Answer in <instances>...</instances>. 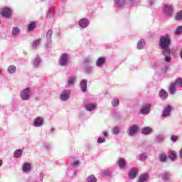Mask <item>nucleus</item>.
Returning <instances> with one entry per match:
<instances>
[{"label":"nucleus","instance_id":"f257e3e1","mask_svg":"<svg viewBox=\"0 0 182 182\" xmlns=\"http://www.w3.org/2000/svg\"><path fill=\"white\" fill-rule=\"evenodd\" d=\"M159 48L161 50L163 56H164V60L167 63L171 62V50L170 46L171 45V38L170 35L166 34L165 36H161L159 38Z\"/></svg>","mask_w":182,"mask_h":182},{"label":"nucleus","instance_id":"f03ea898","mask_svg":"<svg viewBox=\"0 0 182 182\" xmlns=\"http://www.w3.org/2000/svg\"><path fill=\"white\" fill-rule=\"evenodd\" d=\"M93 61L90 58H86L83 60L84 72L87 75H92L95 72V67L92 66Z\"/></svg>","mask_w":182,"mask_h":182},{"label":"nucleus","instance_id":"7ed1b4c3","mask_svg":"<svg viewBox=\"0 0 182 182\" xmlns=\"http://www.w3.org/2000/svg\"><path fill=\"white\" fill-rule=\"evenodd\" d=\"M70 63V55L66 53L61 54L59 59V65L61 68H66Z\"/></svg>","mask_w":182,"mask_h":182},{"label":"nucleus","instance_id":"20e7f679","mask_svg":"<svg viewBox=\"0 0 182 182\" xmlns=\"http://www.w3.org/2000/svg\"><path fill=\"white\" fill-rule=\"evenodd\" d=\"M0 14L3 18L11 19L12 18V14H14V10L11 7L6 6L0 9Z\"/></svg>","mask_w":182,"mask_h":182},{"label":"nucleus","instance_id":"39448f33","mask_svg":"<svg viewBox=\"0 0 182 182\" xmlns=\"http://www.w3.org/2000/svg\"><path fill=\"white\" fill-rule=\"evenodd\" d=\"M32 96V88L27 87L21 90L20 97L21 100L26 101L29 100Z\"/></svg>","mask_w":182,"mask_h":182},{"label":"nucleus","instance_id":"423d86ee","mask_svg":"<svg viewBox=\"0 0 182 182\" xmlns=\"http://www.w3.org/2000/svg\"><path fill=\"white\" fill-rule=\"evenodd\" d=\"M89 25H90V22L87 18H82L78 21V26L81 29H86V28L89 27Z\"/></svg>","mask_w":182,"mask_h":182},{"label":"nucleus","instance_id":"0eeeda50","mask_svg":"<svg viewBox=\"0 0 182 182\" xmlns=\"http://www.w3.org/2000/svg\"><path fill=\"white\" fill-rule=\"evenodd\" d=\"M70 93H71L70 90H63L60 95V100L62 102H68V100L70 99Z\"/></svg>","mask_w":182,"mask_h":182},{"label":"nucleus","instance_id":"6e6552de","mask_svg":"<svg viewBox=\"0 0 182 182\" xmlns=\"http://www.w3.org/2000/svg\"><path fill=\"white\" fill-rule=\"evenodd\" d=\"M159 177L164 182H171V179L170 178L171 174H170V172L168 171L163 172L159 175Z\"/></svg>","mask_w":182,"mask_h":182},{"label":"nucleus","instance_id":"1a4fd4ad","mask_svg":"<svg viewBox=\"0 0 182 182\" xmlns=\"http://www.w3.org/2000/svg\"><path fill=\"white\" fill-rule=\"evenodd\" d=\"M151 109V104H146L143 105L140 109L141 114H149Z\"/></svg>","mask_w":182,"mask_h":182},{"label":"nucleus","instance_id":"9d476101","mask_svg":"<svg viewBox=\"0 0 182 182\" xmlns=\"http://www.w3.org/2000/svg\"><path fill=\"white\" fill-rule=\"evenodd\" d=\"M45 124V121L43 118L38 117L34 119L33 126L34 127H42Z\"/></svg>","mask_w":182,"mask_h":182},{"label":"nucleus","instance_id":"9b49d317","mask_svg":"<svg viewBox=\"0 0 182 182\" xmlns=\"http://www.w3.org/2000/svg\"><path fill=\"white\" fill-rule=\"evenodd\" d=\"M137 132H139V127L136 124H134L129 128L128 131V136L133 137V136H136Z\"/></svg>","mask_w":182,"mask_h":182},{"label":"nucleus","instance_id":"f8f14e48","mask_svg":"<svg viewBox=\"0 0 182 182\" xmlns=\"http://www.w3.org/2000/svg\"><path fill=\"white\" fill-rule=\"evenodd\" d=\"M164 14H165V15H167L168 16H171L173 14V6L165 4L164 6Z\"/></svg>","mask_w":182,"mask_h":182},{"label":"nucleus","instance_id":"ddd939ff","mask_svg":"<svg viewBox=\"0 0 182 182\" xmlns=\"http://www.w3.org/2000/svg\"><path fill=\"white\" fill-rule=\"evenodd\" d=\"M139 173V170L136 169V168H132L129 170L128 176L130 180H134V178H136L137 177V174Z\"/></svg>","mask_w":182,"mask_h":182},{"label":"nucleus","instance_id":"4468645a","mask_svg":"<svg viewBox=\"0 0 182 182\" xmlns=\"http://www.w3.org/2000/svg\"><path fill=\"white\" fill-rule=\"evenodd\" d=\"M97 107V105L96 103H86L85 105V109L87 112H93V110H96Z\"/></svg>","mask_w":182,"mask_h":182},{"label":"nucleus","instance_id":"2eb2a0df","mask_svg":"<svg viewBox=\"0 0 182 182\" xmlns=\"http://www.w3.org/2000/svg\"><path fill=\"white\" fill-rule=\"evenodd\" d=\"M171 114V106H166L162 112V117H168Z\"/></svg>","mask_w":182,"mask_h":182},{"label":"nucleus","instance_id":"dca6fc26","mask_svg":"<svg viewBox=\"0 0 182 182\" xmlns=\"http://www.w3.org/2000/svg\"><path fill=\"white\" fill-rule=\"evenodd\" d=\"M105 63H106V58L105 57H100L96 61V66L97 68H103L105 65Z\"/></svg>","mask_w":182,"mask_h":182},{"label":"nucleus","instance_id":"f3484780","mask_svg":"<svg viewBox=\"0 0 182 182\" xmlns=\"http://www.w3.org/2000/svg\"><path fill=\"white\" fill-rule=\"evenodd\" d=\"M80 87L83 93L87 91V80H82L80 83Z\"/></svg>","mask_w":182,"mask_h":182},{"label":"nucleus","instance_id":"a211bd4d","mask_svg":"<svg viewBox=\"0 0 182 182\" xmlns=\"http://www.w3.org/2000/svg\"><path fill=\"white\" fill-rule=\"evenodd\" d=\"M37 23L36 21H31L27 26L28 32H33L36 28Z\"/></svg>","mask_w":182,"mask_h":182},{"label":"nucleus","instance_id":"6ab92c4d","mask_svg":"<svg viewBox=\"0 0 182 182\" xmlns=\"http://www.w3.org/2000/svg\"><path fill=\"white\" fill-rule=\"evenodd\" d=\"M20 33H21V28H19V27L14 26L12 28L11 35H12L13 38H16V37L19 36Z\"/></svg>","mask_w":182,"mask_h":182},{"label":"nucleus","instance_id":"aec40b11","mask_svg":"<svg viewBox=\"0 0 182 182\" xmlns=\"http://www.w3.org/2000/svg\"><path fill=\"white\" fill-rule=\"evenodd\" d=\"M159 96L160 99H161V100H166V99H167V97H168V93H167V91L162 89L159 92Z\"/></svg>","mask_w":182,"mask_h":182},{"label":"nucleus","instance_id":"412c9836","mask_svg":"<svg viewBox=\"0 0 182 182\" xmlns=\"http://www.w3.org/2000/svg\"><path fill=\"white\" fill-rule=\"evenodd\" d=\"M22 170L24 173H28V171H31V170H32V166L30 163L26 162L23 164Z\"/></svg>","mask_w":182,"mask_h":182},{"label":"nucleus","instance_id":"4be33fe9","mask_svg":"<svg viewBox=\"0 0 182 182\" xmlns=\"http://www.w3.org/2000/svg\"><path fill=\"white\" fill-rule=\"evenodd\" d=\"M142 134H145L146 136H149V134H151L153 133V129L146 127H144L141 129Z\"/></svg>","mask_w":182,"mask_h":182},{"label":"nucleus","instance_id":"5701e85b","mask_svg":"<svg viewBox=\"0 0 182 182\" xmlns=\"http://www.w3.org/2000/svg\"><path fill=\"white\" fill-rule=\"evenodd\" d=\"M168 157L171 161H174L177 158V154L176 151L171 150L168 152Z\"/></svg>","mask_w":182,"mask_h":182},{"label":"nucleus","instance_id":"b1692460","mask_svg":"<svg viewBox=\"0 0 182 182\" xmlns=\"http://www.w3.org/2000/svg\"><path fill=\"white\" fill-rule=\"evenodd\" d=\"M43 177H45V174L40 173L35 180L30 179L28 182H43Z\"/></svg>","mask_w":182,"mask_h":182},{"label":"nucleus","instance_id":"393cba45","mask_svg":"<svg viewBox=\"0 0 182 182\" xmlns=\"http://www.w3.org/2000/svg\"><path fill=\"white\" fill-rule=\"evenodd\" d=\"M126 4V0H114V5L117 8H122Z\"/></svg>","mask_w":182,"mask_h":182},{"label":"nucleus","instance_id":"a878e982","mask_svg":"<svg viewBox=\"0 0 182 182\" xmlns=\"http://www.w3.org/2000/svg\"><path fill=\"white\" fill-rule=\"evenodd\" d=\"M52 35H53V31L48 30L46 33V39H47V43H50L52 42Z\"/></svg>","mask_w":182,"mask_h":182},{"label":"nucleus","instance_id":"bb28decb","mask_svg":"<svg viewBox=\"0 0 182 182\" xmlns=\"http://www.w3.org/2000/svg\"><path fill=\"white\" fill-rule=\"evenodd\" d=\"M42 60L39 58H36L33 60V68H41V63Z\"/></svg>","mask_w":182,"mask_h":182},{"label":"nucleus","instance_id":"cd10ccee","mask_svg":"<svg viewBox=\"0 0 182 182\" xmlns=\"http://www.w3.org/2000/svg\"><path fill=\"white\" fill-rule=\"evenodd\" d=\"M146 46V41L144 39H141L137 43V49L141 50L144 48V46Z\"/></svg>","mask_w":182,"mask_h":182},{"label":"nucleus","instance_id":"c85d7f7f","mask_svg":"<svg viewBox=\"0 0 182 182\" xmlns=\"http://www.w3.org/2000/svg\"><path fill=\"white\" fill-rule=\"evenodd\" d=\"M147 180H149V174L144 173L139 177L138 182H146Z\"/></svg>","mask_w":182,"mask_h":182},{"label":"nucleus","instance_id":"c756f323","mask_svg":"<svg viewBox=\"0 0 182 182\" xmlns=\"http://www.w3.org/2000/svg\"><path fill=\"white\" fill-rule=\"evenodd\" d=\"M7 72L9 75H14V73H16V66L12 65L8 67Z\"/></svg>","mask_w":182,"mask_h":182},{"label":"nucleus","instance_id":"7c9ffc66","mask_svg":"<svg viewBox=\"0 0 182 182\" xmlns=\"http://www.w3.org/2000/svg\"><path fill=\"white\" fill-rule=\"evenodd\" d=\"M23 153V149H17L14 153V157H15L16 159H19V157L22 156Z\"/></svg>","mask_w":182,"mask_h":182},{"label":"nucleus","instance_id":"2f4dec72","mask_svg":"<svg viewBox=\"0 0 182 182\" xmlns=\"http://www.w3.org/2000/svg\"><path fill=\"white\" fill-rule=\"evenodd\" d=\"M75 80H76V78L75 77H69L66 87H70V86L75 85Z\"/></svg>","mask_w":182,"mask_h":182},{"label":"nucleus","instance_id":"473e14b6","mask_svg":"<svg viewBox=\"0 0 182 182\" xmlns=\"http://www.w3.org/2000/svg\"><path fill=\"white\" fill-rule=\"evenodd\" d=\"M111 132L114 136H118V134H120V127H112L111 129Z\"/></svg>","mask_w":182,"mask_h":182},{"label":"nucleus","instance_id":"72a5a7b5","mask_svg":"<svg viewBox=\"0 0 182 182\" xmlns=\"http://www.w3.org/2000/svg\"><path fill=\"white\" fill-rule=\"evenodd\" d=\"M111 105L112 107H117V106L120 105V101L118 100L117 97H114L112 99Z\"/></svg>","mask_w":182,"mask_h":182},{"label":"nucleus","instance_id":"f704fd0d","mask_svg":"<svg viewBox=\"0 0 182 182\" xmlns=\"http://www.w3.org/2000/svg\"><path fill=\"white\" fill-rule=\"evenodd\" d=\"M159 161L161 163H166L167 161V155L164 153L159 154Z\"/></svg>","mask_w":182,"mask_h":182},{"label":"nucleus","instance_id":"c9c22d12","mask_svg":"<svg viewBox=\"0 0 182 182\" xmlns=\"http://www.w3.org/2000/svg\"><path fill=\"white\" fill-rule=\"evenodd\" d=\"M53 16H55V9H53V8L49 9L47 14V18L50 19V18H53Z\"/></svg>","mask_w":182,"mask_h":182},{"label":"nucleus","instance_id":"e433bc0d","mask_svg":"<svg viewBox=\"0 0 182 182\" xmlns=\"http://www.w3.org/2000/svg\"><path fill=\"white\" fill-rule=\"evenodd\" d=\"M156 143H163V141L166 140V136H164V135L159 134L156 136Z\"/></svg>","mask_w":182,"mask_h":182},{"label":"nucleus","instance_id":"4c0bfd02","mask_svg":"<svg viewBox=\"0 0 182 182\" xmlns=\"http://www.w3.org/2000/svg\"><path fill=\"white\" fill-rule=\"evenodd\" d=\"M41 42H42V39L38 38L33 42L32 46L33 49H36L39 45H41Z\"/></svg>","mask_w":182,"mask_h":182},{"label":"nucleus","instance_id":"58836bf2","mask_svg":"<svg viewBox=\"0 0 182 182\" xmlns=\"http://www.w3.org/2000/svg\"><path fill=\"white\" fill-rule=\"evenodd\" d=\"M118 164L120 168H122V167H126V161L124 160L123 159H119L118 160Z\"/></svg>","mask_w":182,"mask_h":182},{"label":"nucleus","instance_id":"ea45409f","mask_svg":"<svg viewBox=\"0 0 182 182\" xmlns=\"http://www.w3.org/2000/svg\"><path fill=\"white\" fill-rule=\"evenodd\" d=\"M87 182H97V178L95 177V175H90L87 178Z\"/></svg>","mask_w":182,"mask_h":182},{"label":"nucleus","instance_id":"a19ab883","mask_svg":"<svg viewBox=\"0 0 182 182\" xmlns=\"http://www.w3.org/2000/svg\"><path fill=\"white\" fill-rule=\"evenodd\" d=\"M176 21H182V10H180L177 12L176 15L175 16Z\"/></svg>","mask_w":182,"mask_h":182},{"label":"nucleus","instance_id":"79ce46f5","mask_svg":"<svg viewBox=\"0 0 182 182\" xmlns=\"http://www.w3.org/2000/svg\"><path fill=\"white\" fill-rule=\"evenodd\" d=\"M169 93L174 95L176 93V84H172L169 87Z\"/></svg>","mask_w":182,"mask_h":182},{"label":"nucleus","instance_id":"37998d69","mask_svg":"<svg viewBox=\"0 0 182 182\" xmlns=\"http://www.w3.org/2000/svg\"><path fill=\"white\" fill-rule=\"evenodd\" d=\"M140 161H146L147 160V154L146 153H142L139 154Z\"/></svg>","mask_w":182,"mask_h":182},{"label":"nucleus","instance_id":"c03bdc74","mask_svg":"<svg viewBox=\"0 0 182 182\" xmlns=\"http://www.w3.org/2000/svg\"><path fill=\"white\" fill-rule=\"evenodd\" d=\"M175 86H178L179 87H182V78H177L173 83Z\"/></svg>","mask_w":182,"mask_h":182},{"label":"nucleus","instance_id":"a18cd8bd","mask_svg":"<svg viewBox=\"0 0 182 182\" xmlns=\"http://www.w3.org/2000/svg\"><path fill=\"white\" fill-rule=\"evenodd\" d=\"M181 33H182V26H179L176 28L175 34L176 35H181Z\"/></svg>","mask_w":182,"mask_h":182},{"label":"nucleus","instance_id":"49530a36","mask_svg":"<svg viewBox=\"0 0 182 182\" xmlns=\"http://www.w3.org/2000/svg\"><path fill=\"white\" fill-rule=\"evenodd\" d=\"M97 143H98V144H102V143H106V138L105 137H99Z\"/></svg>","mask_w":182,"mask_h":182},{"label":"nucleus","instance_id":"de8ad7c7","mask_svg":"<svg viewBox=\"0 0 182 182\" xmlns=\"http://www.w3.org/2000/svg\"><path fill=\"white\" fill-rule=\"evenodd\" d=\"M141 1V0H128L129 3L132 5H137V4H140Z\"/></svg>","mask_w":182,"mask_h":182},{"label":"nucleus","instance_id":"09e8293b","mask_svg":"<svg viewBox=\"0 0 182 182\" xmlns=\"http://www.w3.org/2000/svg\"><path fill=\"white\" fill-rule=\"evenodd\" d=\"M44 147H45L46 150H50V144L45 143Z\"/></svg>","mask_w":182,"mask_h":182},{"label":"nucleus","instance_id":"8fccbe9b","mask_svg":"<svg viewBox=\"0 0 182 182\" xmlns=\"http://www.w3.org/2000/svg\"><path fill=\"white\" fill-rule=\"evenodd\" d=\"M71 166H73V167H77V166H79V161H75L71 163Z\"/></svg>","mask_w":182,"mask_h":182},{"label":"nucleus","instance_id":"3c124183","mask_svg":"<svg viewBox=\"0 0 182 182\" xmlns=\"http://www.w3.org/2000/svg\"><path fill=\"white\" fill-rule=\"evenodd\" d=\"M171 141H173V143H175V141H177V136L172 135L171 136Z\"/></svg>","mask_w":182,"mask_h":182},{"label":"nucleus","instance_id":"603ef678","mask_svg":"<svg viewBox=\"0 0 182 182\" xmlns=\"http://www.w3.org/2000/svg\"><path fill=\"white\" fill-rule=\"evenodd\" d=\"M103 136L104 137H107V136H109V133L107 132H103Z\"/></svg>","mask_w":182,"mask_h":182},{"label":"nucleus","instance_id":"864d4df0","mask_svg":"<svg viewBox=\"0 0 182 182\" xmlns=\"http://www.w3.org/2000/svg\"><path fill=\"white\" fill-rule=\"evenodd\" d=\"M149 5H154V0H149Z\"/></svg>","mask_w":182,"mask_h":182},{"label":"nucleus","instance_id":"5fc2aeb1","mask_svg":"<svg viewBox=\"0 0 182 182\" xmlns=\"http://www.w3.org/2000/svg\"><path fill=\"white\" fill-rule=\"evenodd\" d=\"M50 132L53 134L55 133V128H52L50 131Z\"/></svg>","mask_w":182,"mask_h":182},{"label":"nucleus","instance_id":"6e6d98bb","mask_svg":"<svg viewBox=\"0 0 182 182\" xmlns=\"http://www.w3.org/2000/svg\"><path fill=\"white\" fill-rule=\"evenodd\" d=\"M168 69V65H165V72H167Z\"/></svg>","mask_w":182,"mask_h":182},{"label":"nucleus","instance_id":"4d7b16f0","mask_svg":"<svg viewBox=\"0 0 182 182\" xmlns=\"http://www.w3.org/2000/svg\"><path fill=\"white\" fill-rule=\"evenodd\" d=\"M180 157L182 159V149H181V150L180 151Z\"/></svg>","mask_w":182,"mask_h":182},{"label":"nucleus","instance_id":"13d9d810","mask_svg":"<svg viewBox=\"0 0 182 182\" xmlns=\"http://www.w3.org/2000/svg\"><path fill=\"white\" fill-rule=\"evenodd\" d=\"M180 56H181V59L182 60V49H181V53H180Z\"/></svg>","mask_w":182,"mask_h":182},{"label":"nucleus","instance_id":"bf43d9fd","mask_svg":"<svg viewBox=\"0 0 182 182\" xmlns=\"http://www.w3.org/2000/svg\"><path fill=\"white\" fill-rule=\"evenodd\" d=\"M2 160H0V167L2 166Z\"/></svg>","mask_w":182,"mask_h":182},{"label":"nucleus","instance_id":"052dcab7","mask_svg":"<svg viewBox=\"0 0 182 182\" xmlns=\"http://www.w3.org/2000/svg\"><path fill=\"white\" fill-rule=\"evenodd\" d=\"M104 174H107V171H105L104 172Z\"/></svg>","mask_w":182,"mask_h":182},{"label":"nucleus","instance_id":"680f3d73","mask_svg":"<svg viewBox=\"0 0 182 182\" xmlns=\"http://www.w3.org/2000/svg\"><path fill=\"white\" fill-rule=\"evenodd\" d=\"M154 65H156V62L155 61H154V65L153 66H154Z\"/></svg>","mask_w":182,"mask_h":182}]
</instances>
